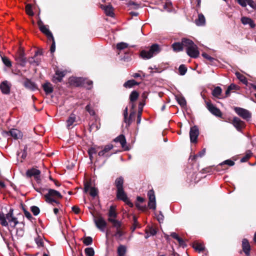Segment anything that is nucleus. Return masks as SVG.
<instances>
[{
	"label": "nucleus",
	"mask_w": 256,
	"mask_h": 256,
	"mask_svg": "<svg viewBox=\"0 0 256 256\" xmlns=\"http://www.w3.org/2000/svg\"><path fill=\"white\" fill-rule=\"evenodd\" d=\"M242 7H246L247 6V2L248 0H235Z\"/></svg>",
	"instance_id": "4d7b16f0"
},
{
	"label": "nucleus",
	"mask_w": 256,
	"mask_h": 256,
	"mask_svg": "<svg viewBox=\"0 0 256 256\" xmlns=\"http://www.w3.org/2000/svg\"><path fill=\"white\" fill-rule=\"evenodd\" d=\"M178 71L180 74L183 76L186 73L187 68L184 65L182 64L179 67Z\"/></svg>",
	"instance_id": "49530a36"
},
{
	"label": "nucleus",
	"mask_w": 256,
	"mask_h": 256,
	"mask_svg": "<svg viewBox=\"0 0 256 256\" xmlns=\"http://www.w3.org/2000/svg\"><path fill=\"white\" fill-rule=\"evenodd\" d=\"M72 211L76 214H79L80 212V209L78 207L76 206H74L72 208Z\"/></svg>",
	"instance_id": "052dcab7"
},
{
	"label": "nucleus",
	"mask_w": 256,
	"mask_h": 256,
	"mask_svg": "<svg viewBox=\"0 0 256 256\" xmlns=\"http://www.w3.org/2000/svg\"><path fill=\"white\" fill-rule=\"evenodd\" d=\"M92 238L90 236L85 237L83 240L84 244L86 246L90 245L92 244Z\"/></svg>",
	"instance_id": "c03bdc74"
},
{
	"label": "nucleus",
	"mask_w": 256,
	"mask_h": 256,
	"mask_svg": "<svg viewBox=\"0 0 256 256\" xmlns=\"http://www.w3.org/2000/svg\"><path fill=\"white\" fill-rule=\"evenodd\" d=\"M2 62L8 67L10 68L12 66V62L9 58L6 57L2 58Z\"/></svg>",
	"instance_id": "de8ad7c7"
},
{
	"label": "nucleus",
	"mask_w": 256,
	"mask_h": 256,
	"mask_svg": "<svg viewBox=\"0 0 256 256\" xmlns=\"http://www.w3.org/2000/svg\"><path fill=\"white\" fill-rule=\"evenodd\" d=\"M66 75L65 71L57 70L53 78V82H60L64 76Z\"/></svg>",
	"instance_id": "aec40b11"
},
{
	"label": "nucleus",
	"mask_w": 256,
	"mask_h": 256,
	"mask_svg": "<svg viewBox=\"0 0 256 256\" xmlns=\"http://www.w3.org/2000/svg\"><path fill=\"white\" fill-rule=\"evenodd\" d=\"M202 56L204 58L208 60L210 62H212L214 60H215V59L214 58H212V56H209L208 54L206 53H203L202 54Z\"/></svg>",
	"instance_id": "13d9d810"
},
{
	"label": "nucleus",
	"mask_w": 256,
	"mask_h": 256,
	"mask_svg": "<svg viewBox=\"0 0 256 256\" xmlns=\"http://www.w3.org/2000/svg\"><path fill=\"white\" fill-rule=\"evenodd\" d=\"M48 40L52 42V44L50 46V52H54L56 50V44L54 38L53 37L52 39H48Z\"/></svg>",
	"instance_id": "6e6d98bb"
},
{
	"label": "nucleus",
	"mask_w": 256,
	"mask_h": 256,
	"mask_svg": "<svg viewBox=\"0 0 256 256\" xmlns=\"http://www.w3.org/2000/svg\"><path fill=\"white\" fill-rule=\"evenodd\" d=\"M184 44H183V39L182 42H175L172 44V48L175 52H180L182 50Z\"/></svg>",
	"instance_id": "c85d7f7f"
},
{
	"label": "nucleus",
	"mask_w": 256,
	"mask_h": 256,
	"mask_svg": "<svg viewBox=\"0 0 256 256\" xmlns=\"http://www.w3.org/2000/svg\"><path fill=\"white\" fill-rule=\"evenodd\" d=\"M35 242L38 245V246H44V242L42 238L40 236H38L35 238Z\"/></svg>",
	"instance_id": "09e8293b"
},
{
	"label": "nucleus",
	"mask_w": 256,
	"mask_h": 256,
	"mask_svg": "<svg viewBox=\"0 0 256 256\" xmlns=\"http://www.w3.org/2000/svg\"><path fill=\"white\" fill-rule=\"evenodd\" d=\"M38 25L40 30L46 36L48 40L53 38V35L48 25H44L40 20H38Z\"/></svg>",
	"instance_id": "6e6552de"
},
{
	"label": "nucleus",
	"mask_w": 256,
	"mask_h": 256,
	"mask_svg": "<svg viewBox=\"0 0 256 256\" xmlns=\"http://www.w3.org/2000/svg\"><path fill=\"white\" fill-rule=\"evenodd\" d=\"M178 103L182 106L186 105V101L184 98H181L178 100Z\"/></svg>",
	"instance_id": "0e129e2a"
},
{
	"label": "nucleus",
	"mask_w": 256,
	"mask_h": 256,
	"mask_svg": "<svg viewBox=\"0 0 256 256\" xmlns=\"http://www.w3.org/2000/svg\"><path fill=\"white\" fill-rule=\"evenodd\" d=\"M124 180L122 177L120 176L117 178L114 182V185L116 188V189H120L124 188Z\"/></svg>",
	"instance_id": "7c9ffc66"
},
{
	"label": "nucleus",
	"mask_w": 256,
	"mask_h": 256,
	"mask_svg": "<svg viewBox=\"0 0 256 256\" xmlns=\"http://www.w3.org/2000/svg\"><path fill=\"white\" fill-rule=\"evenodd\" d=\"M206 108L214 115L220 117L222 116V112L220 110L212 104L210 101H206Z\"/></svg>",
	"instance_id": "4468645a"
},
{
	"label": "nucleus",
	"mask_w": 256,
	"mask_h": 256,
	"mask_svg": "<svg viewBox=\"0 0 256 256\" xmlns=\"http://www.w3.org/2000/svg\"><path fill=\"white\" fill-rule=\"evenodd\" d=\"M86 84L89 86V87H88V88L90 89V88L92 86V82L91 80H84V84Z\"/></svg>",
	"instance_id": "680f3d73"
},
{
	"label": "nucleus",
	"mask_w": 256,
	"mask_h": 256,
	"mask_svg": "<svg viewBox=\"0 0 256 256\" xmlns=\"http://www.w3.org/2000/svg\"><path fill=\"white\" fill-rule=\"evenodd\" d=\"M31 210L34 216H36L40 213V209L38 207L36 206H32Z\"/></svg>",
	"instance_id": "864d4df0"
},
{
	"label": "nucleus",
	"mask_w": 256,
	"mask_h": 256,
	"mask_svg": "<svg viewBox=\"0 0 256 256\" xmlns=\"http://www.w3.org/2000/svg\"><path fill=\"white\" fill-rule=\"evenodd\" d=\"M42 52L40 50H38L36 52L34 56L33 57L28 58V62L34 66H38L42 60Z\"/></svg>",
	"instance_id": "9d476101"
},
{
	"label": "nucleus",
	"mask_w": 256,
	"mask_h": 256,
	"mask_svg": "<svg viewBox=\"0 0 256 256\" xmlns=\"http://www.w3.org/2000/svg\"><path fill=\"white\" fill-rule=\"evenodd\" d=\"M252 156V153L250 151H246V155L241 158L240 162H246Z\"/></svg>",
	"instance_id": "ea45409f"
},
{
	"label": "nucleus",
	"mask_w": 256,
	"mask_h": 256,
	"mask_svg": "<svg viewBox=\"0 0 256 256\" xmlns=\"http://www.w3.org/2000/svg\"><path fill=\"white\" fill-rule=\"evenodd\" d=\"M0 88L3 94H8L10 92V84L8 81H4L1 83Z\"/></svg>",
	"instance_id": "412c9836"
},
{
	"label": "nucleus",
	"mask_w": 256,
	"mask_h": 256,
	"mask_svg": "<svg viewBox=\"0 0 256 256\" xmlns=\"http://www.w3.org/2000/svg\"><path fill=\"white\" fill-rule=\"evenodd\" d=\"M198 134L199 131L197 126H194L191 128L190 132V142H196Z\"/></svg>",
	"instance_id": "2eb2a0df"
},
{
	"label": "nucleus",
	"mask_w": 256,
	"mask_h": 256,
	"mask_svg": "<svg viewBox=\"0 0 256 256\" xmlns=\"http://www.w3.org/2000/svg\"><path fill=\"white\" fill-rule=\"evenodd\" d=\"M113 148L114 146L110 144L100 146L101 150L98 152V155L100 156L108 157L111 156V154H110V152Z\"/></svg>",
	"instance_id": "1a4fd4ad"
},
{
	"label": "nucleus",
	"mask_w": 256,
	"mask_h": 256,
	"mask_svg": "<svg viewBox=\"0 0 256 256\" xmlns=\"http://www.w3.org/2000/svg\"><path fill=\"white\" fill-rule=\"evenodd\" d=\"M42 88L46 94H50L53 92V87L50 82H46L42 85Z\"/></svg>",
	"instance_id": "c756f323"
},
{
	"label": "nucleus",
	"mask_w": 256,
	"mask_h": 256,
	"mask_svg": "<svg viewBox=\"0 0 256 256\" xmlns=\"http://www.w3.org/2000/svg\"><path fill=\"white\" fill-rule=\"evenodd\" d=\"M177 240L178 241V243H179L180 246H186L184 242L180 237L179 238V239H178Z\"/></svg>",
	"instance_id": "69168bd1"
},
{
	"label": "nucleus",
	"mask_w": 256,
	"mask_h": 256,
	"mask_svg": "<svg viewBox=\"0 0 256 256\" xmlns=\"http://www.w3.org/2000/svg\"><path fill=\"white\" fill-rule=\"evenodd\" d=\"M222 92V88L219 86H217V87L215 88H214V90H212V94L214 97H216L218 98H220Z\"/></svg>",
	"instance_id": "c9c22d12"
},
{
	"label": "nucleus",
	"mask_w": 256,
	"mask_h": 256,
	"mask_svg": "<svg viewBox=\"0 0 256 256\" xmlns=\"http://www.w3.org/2000/svg\"><path fill=\"white\" fill-rule=\"evenodd\" d=\"M194 248L198 252H202L204 249V246L203 244L200 243H196L194 244Z\"/></svg>",
	"instance_id": "a19ab883"
},
{
	"label": "nucleus",
	"mask_w": 256,
	"mask_h": 256,
	"mask_svg": "<svg viewBox=\"0 0 256 256\" xmlns=\"http://www.w3.org/2000/svg\"><path fill=\"white\" fill-rule=\"evenodd\" d=\"M206 20L204 16L200 14L198 16V18L196 20V24L198 26H202L205 24Z\"/></svg>",
	"instance_id": "2f4dec72"
},
{
	"label": "nucleus",
	"mask_w": 256,
	"mask_h": 256,
	"mask_svg": "<svg viewBox=\"0 0 256 256\" xmlns=\"http://www.w3.org/2000/svg\"><path fill=\"white\" fill-rule=\"evenodd\" d=\"M26 12L30 16H33L34 14L32 10V6L30 4H28L26 6Z\"/></svg>",
	"instance_id": "58836bf2"
},
{
	"label": "nucleus",
	"mask_w": 256,
	"mask_h": 256,
	"mask_svg": "<svg viewBox=\"0 0 256 256\" xmlns=\"http://www.w3.org/2000/svg\"><path fill=\"white\" fill-rule=\"evenodd\" d=\"M234 164V162L230 160H227L220 164L219 166H224L225 165L228 166H232Z\"/></svg>",
	"instance_id": "79ce46f5"
},
{
	"label": "nucleus",
	"mask_w": 256,
	"mask_h": 256,
	"mask_svg": "<svg viewBox=\"0 0 256 256\" xmlns=\"http://www.w3.org/2000/svg\"><path fill=\"white\" fill-rule=\"evenodd\" d=\"M237 78L242 82L243 84H246L247 83L246 78L240 73L237 72L236 73Z\"/></svg>",
	"instance_id": "4c0bfd02"
},
{
	"label": "nucleus",
	"mask_w": 256,
	"mask_h": 256,
	"mask_svg": "<svg viewBox=\"0 0 256 256\" xmlns=\"http://www.w3.org/2000/svg\"><path fill=\"white\" fill-rule=\"evenodd\" d=\"M138 84L139 83L136 82L135 80H130L124 82V86L126 88H130L133 87L134 86H138Z\"/></svg>",
	"instance_id": "473e14b6"
},
{
	"label": "nucleus",
	"mask_w": 256,
	"mask_h": 256,
	"mask_svg": "<svg viewBox=\"0 0 256 256\" xmlns=\"http://www.w3.org/2000/svg\"><path fill=\"white\" fill-rule=\"evenodd\" d=\"M241 22L244 24H248V23L252 22V20L247 17H242Z\"/></svg>",
	"instance_id": "3c124183"
},
{
	"label": "nucleus",
	"mask_w": 256,
	"mask_h": 256,
	"mask_svg": "<svg viewBox=\"0 0 256 256\" xmlns=\"http://www.w3.org/2000/svg\"><path fill=\"white\" fill-rule=\"evenodd\" d=\"M10 136L14 139H19L21 138L22 137V132L15 128L12 129L9 132Z\"/></svg>",
	"instance_id": "b1692460"
},
{
	"label": "nucleus",
	"mask_w": 256,
	"mask_h": 256,
	"mask_svg": "<svg viewBox=\"0 0 256 256\" xmlns=\"http://www.w3.org/2000/svg\"><path fill=\"white\" fill-rule=\"evenodd\" d=\"M116 197L118 200H120L124 202L130 206H132V204L129 200L126 194L124 191V188L117 190Z\"/></svg>",
	"instance_id": "9b49d317"
},
{
	"label": "nucleus",
	"mask_w": 256,
	"mask_h": 256,
	"mask_svg": "<svg viewBox=\"0 0 256 256\" xmlns=\"http://www.w3.org/2000/svg\"><path fill=\"white\" fill-rule=\"evenodd\" d=\"M101 8L104 11L106 16L112 17L114 15V8L111 5L101 6Z\"/></svg>",
	"instance_id": "5701e85b"
},
{
	"label": "nucleus",
	"mask_w": 256,
	"mask_h": 256,
	"mask_svg": "<svg viewBox=\"0 0 256 256\" xmlns=\"http://www.w3.org/2000/svg\"><path fill=\"white\" fill-rule=\"evenodd\" d=\"M234 110L238 116L246 120H249L252 117V114L246 109L236 107Z\"/></svg>",
	"instance_id": "0eeeda50"
},
{
	"label": "nucleus",
	"mask_w": 256,
	"mask_h": 256,
	"mask_svg": "<svg viewBox=\"0 0 256 256\" xmlns=\"http://www.w3.org/2000/svg\"><path fill=\"white\" fill-rule=\"evenodd\" d=\"M40 172L36 168H32V169L28 170H27L26 174V176L29 177H32L34 176L35 179L38 181L40 179Z\"/></svg>",
	"instance_id": "f3484780"
},
{
	"label": "nucleus",
	"mask_w": 256,
	"mask_h": 256,
	"mask_svg": "<svg viewBox=\"0 0 256 256\" xmlns=\"http://www.w3.org/2000/svg\"><path fill=\"white\" fill-rule=\"evenodd\" d=\"M232 124L238 132H242L245 128L246 124L238 117H234Z\"/></svg>",
	"instance_id": "f8f14e48"
},
{
	"label": "nucleus",
	"mask_w": 256,
	"mask_h": 256,
	"mask_svg": "<svg viewBox=\"0 0 256 256\" xmlns=\"http://www.w3.org/2000/svg\"><path fill=\"white\" fill-rule=\"evenodd\" d=\"M139 96V94L136 90L132 91L130 96V102L132 103V108H134L135 106L134 104L135 102Z\"/></svg>",
	"instance_id": "cd10ccee"
},
{
	"label": "nucleus",
	"mask_w": 256,
	"mask_h": 256,
	"mask_svg": "<svg viewBox=\"0 0 256 256\" xmlns=\"http://www.w3.org/2000/svg\"><path fill=\"white\" fill-rule=\"evenodd\" d=\"M84 80L80 78H70V82L71 84L78 86L84 85Z\"/></svg>",
	"instance_id": "a211bd4d"
},
{
	"label": "nucleus",
	"mask_w": 256,
	"mask_h": 256,
	"mask_svg": "<svg viewBox=\"0 0 256 256\" xmlns=\"http://www.w3.org/2000/svg\"><path fill=\"white\" fill-rule=\"evenodd\" d=\"M114 228H116V233L112 235L113 236H114L116 239L118 240H122V236L124 234L125 232L123 231L122 226L121 222H119L118 226H113Z\"/></svg>",
	"instance_id": "dca6fc26"
},
{
	"label": "nucleus",
	"mask_w": 256,
	"mask_h": 256,
	"mask_svg": "<svg viewBox=\"0 0 256 256\" xmlns=\"http://www.w3.org/2000/svg\"><path fill=\"white\" fill-rule=\"evenodd\" d=\"M183 44L186 48L187 54L191 58H196L200 54L198 48L194 42L189 39L183 38Z\"/></svg>",
	"instance_id": "f03ea898"
},
{
	"label": "nucleus",
	"mask_w": 256,
	"mask_h": 256,
	"mask_svg": "<svg viewBox=\"0 0 256 256\" xmlns=\"http://www.w3.org/2000/svg\"><path fill=\"white\" fill-rule=\"evenodd\" d=\"M94 222L96 228L102 232H104L107 223L104 218L100 215L94 216Z\"/></svg>",
	"instance_id": "423d86ee"
},
{
	"label": "nucleus",
	"mask_w": 256,
	"mask_h": 256,
	"mask_svg": "<svg viewBox=\"0 0 256 256\" xmlns=\"http://www.w3.org/2000/svg\"><path fill=\"white\" fill-rule=\"evenodd\" d=\"M118 214L116 212V206H111L108 212V221L112 224V226H118L120 222L116 220Z\"/></svg>",
	"instance_id": "39448f33"
},
{
	"label": "nucleus",
	"mask_w": 256,
	"mask_h": 256,
	"mask_svg": "<svg viewBox=\"0 0 256 256\" xmlns=\"http://www.w3.org/2000/svg\"><path fill=\"white\" fill-rule=\"evenodd\" d=\"M116 142H120L122 147L125 150H127L126 142L125 136L123 134H120L114 140Z\"/></svg>",
	"instance_id": "6ab92c4d"
},
{
	"label": "nucleus",
	"mask_w": 256,
	"mask_h": 256,
	"mask_svg": "<svg viewBox=\"0 0 256 256\" xmlns=\"http://www.w3.org/2000/svg\"><path fill=\"white\" fill-rule=\"evenodd\" d=\"M128 47V44L125 42H120L117 44L116 48L119 50L125 49Z\"/></svg>",
	"instance_id": "a18cd8bd"
},
{
	"label": "nucleus",
	"mask_w": 256,
	"mask_h": 256,
	"mask_svg": "<svg viewBox=\"0 0 256 256\" xmlns=\"http://www.w3.org/2000/svg\"><path fill=\"white\" fill-rule=\"evenodd\" d=\"M141 116H142L141 112H138V118H137V124H139L140 122Z\"/></svg>",
	"instance_id": "338daca9"
},
{
	"label": "nucleus",
	"mask_w": 256,
	"mask_h": 256,
	"mask_svg": "<svg viewBox=\"0 0 256 256\" xmlns=\"http://www.w3.org/2000/svg\"><path fill=\"white\" fill-rule=\"evenodd\" d=\"M242 250L245 254L247 256H249L250 252V246L248 240L246 238L242 240Z\"/></svg>",
	"instance_id": "4be33fe9"
},
{
	"label": "nucleus",
	"mask_w": 256,
	"mask_h": 256,
	"mask_svg": "<svg viewBox=\"0 0 256 256\" xmlns=\"http://www.w3.org/2000/svg\"><path fill=\"white\" fill-rule=\"evenodd\" d=\"M157 230L156 228L153 226H148L146 229V236L145 238H148L150 236H154L156 234Z\"/></svg>",
	"instance_id": "393cba45"
},
{
	"label": "nucleus",
	"mask_w": 256,
	"mask_h": 256,
	"mask_svg": "<svg viewBox=\"0 0 256 256\" xmlns=\"http://www.w3.org/2000/svg\"><path fill=\"white\" fill-rule=\"evenodd\" d=\"M247 4L249 5L252 8L256 10V4L252 0H248Z\"/></svg>",
	"instance_id": "bf43d9fd"
},
{
	"label": "nucleus",
	"mask_w": 256,
	"mask_h": 256,
	"mask_svg": "<svg viewBox=\"0 0 256 256\" xmlns=\"http://www.w3.org/2000/svg\"><path fill=\"white\" fill-rule=\"evenodd\" d=\"M18 223L17 218L13 215V210L10 209L6 214L0 212V224L2 226H8L9 224L11 228H14Z\"/></svg>",
	"instance_id": "f257e3e1"
},
{
	"label": "nucleus",
	"mask_w": 256,
	"mask_h": 256,
	"mask_svg": "<svg viewBox=\"0 0 256 256\" xmlns=\"http://www.w3.org/2000/svg\"><path fill=\"white\" fill-rule=\"evenodd\" d=\"M48 192L44 194L46 202L48 203L54 205V204H59L57 199H60L62 198V194L57 190L53 189H48Z\"/></svg>",
	"instance_id": "7ed1b4c3"
},
{
	"label": "nucleus",
	"mask_w": 256,
	"mask_h": 256,
	"mask_svg": "<svg viewBox=\"0 0 256 256\" xmlns=\"http://www.w3.org/2000/svg\"><path fill=\"white\" fill-rule=\"evenodd\" d=\"M76 121V116L74 114H70L68 120L66 121V127L68 128H71L74 124Z\"/></svg>",
	"instance_id": "a878e982"
},
{
	"label": "nucleus",
	"mask_w": 256,
	"mask_h": 256,
	"mask_svg": "<svg viewBox=\"0 0 256 256\" xmlns=\"http://www.w3.org/2000/svg\"><path fill=\"white\" fill-rule=\"evenodd\" d=\"M24 215L26 216V217L29 220H30L31 218H32V214H30V213L28 212H27V211H26L24 212Z\"/></svg>",
	"instance_id": "e2e57ef3"
},
{
	"label": "nucleus",
	"mask_w": 256,
	"mask_h": 256,
	"mask_svg": "<svg viewBox=\"0 0 256 256\" xmlns=\"http://www.w3.org/2000/svg\"><path fill=\"white\" fill-rule=\"evenodd\" d=\"M160 50L161 48L158 44H154L150 48L142 50L140 56L144 59H150L159 53Z\"/></svg>",
	"instance_id": "20e7f679"
},
{
	"label": "nucleus",
	"mask_w": 256,
	"mask_h": 256,
	"mask_svg": "<svg viewBox=\"0 0 256 256\" xmlns=\"http://www.w3.org/2000/svg\"><path fill=\"white\" fill-rule=\"evenodd\" d=\"M24 84L26 88L32 90H34L37 88L36 84L34 82L28 79L24 82Z\"/></svg>",
	"instance_id": "72a5a7b5"
},
{
	"label": "nucleus",
	"mask_w": 256,
	"mask_h": 256,
	"mask_svg": "<svg viewBox=\"0 0 256 256\" xmlns=\"http://www.w3.org/2000/svg\"><path fill=\"white\" fill-rule=\"evenodd\" d=\"M148 206L150 209L155 210L156 209V197L154 191L150 190L148 192Z\"/></svg>",
	"instance_id": "ddd939ff"
},
{
	"label": "nucleus",
	"mask_w": 256,
	"mask_h": 256,
	"mask_svg": "<svg viewBox=\"0 0 256 256\" xmlns=\"http://www.w3.org/2000/svg\"><path fill=\"white\" fill-rule=\"evenodd\" d=\"M86 110L90 115L94 116L95 114L94 110L92 108H91L90 104H88L86 106Z\"/></svg>",
	"instance_id": "603ef678"
},
{
	"label": "nucleus",
	"mask_w": 256,
	"mask_h": 256,
	"mask_svg": "<svg viewBox=\"0 0 256 256\" xmlns=\"http://www.w3.org/2000/svg\"><path fill=\"white\" fill-rule=\"evenodd\" d=\"M85 254L86 256H94V252L92 248H87L84 250Z\"/></svg>",
	"instance_id": "37998d69"
},
{
	"label": "nucleus",
	"mask_w": 256,
	"mask_h": 256,
	"mask_svg": "<svg viewBox=\"0 0 256 256\" xmlns=\"http://www.w3.org/2000/svg\"><path fill=\"white\" fill-rule=\"evenodd\" d=\"M172 238H174L178 240V239H179V236H178V234L176 233V232H172L170 234Z\"/></svg>",
	"instance_id": "774afa93"
},
{
	"label": "nucleus",
	"mask_w": 256,
	"mask_h": 256,
	"mask_svg": "<svg viewBox=\"0 0 256 256\" xmlns=\"http://www.w3.org/2000/svg\"><path fill=\"white\" fill-rule=\"evenodd\" d=\"M16 60L22 66H24L26 62V59L24 56V52L20 51L18 52V56L16 58Z\"/></svg>",
	"instance_id": "bb28decb"
},
{
	"label": "nucleus",
	"mask_w": 256,
	"mask_h": 256,
	"mask_svg": "<svg viewBox=\"0 0 256 256\" xmlns=\"http://www.w3.org/2000/svg\"><path fill=\"white\" fill-rule=\"evenodd\" d=\"M117 252L118 256H124L126 252V246L120 245L118 248Z\"/></svg>",
	"instance_id": "e433bc0d"
},
{
	"label": "nucleus",
	"mask_w": 256,
	"mask_h": 256,
	"mask_svg": "<svg viewBox=\"0 0 256 256\" xmlns=\"http://www.w3.org/2000/svg\"><path fill=\"white\" fill-rule=\"evenodd\" d=\"M90 194L91 196L94 197L98 194V190L95 188H90Z\"/></svg>",
	"instance_id": "5fc2aeb1"
},
{
	"label": "nucleus",
	"mask_w": 256,
	"mask_h": 256,
	"mask_svg": "<svg viewBox=\"0 0 256 256\" xmlns=\"http://www.w3.org/2000/svg\"><path fill=\"white\" fill-rule=\"evenodd\" d=\"M98 149H100V146H94L90 148L88 150V153H90L91 154H95L97 152Z\"/></svg>",
	"instance_id": "8fccbe9b"
},
{
	"label": "nucleus",
	"mask_w": 256,
	"mask_h": 256,
	"mask_svg": "<svg viewBox=\"0 0 256 256\" xmlns=\"http://www.w3.org/2000/svg\"><path fill=\"white\" fill-rule=\"evenodd\" d=\"M136 113L134 112H130L129 118H128L126 117L124 119V122L126 124L129 126L132 122L134 120L135 117Z\"/></svg>",
	"instance_id": "f704fd0d"
}]
</instances>
